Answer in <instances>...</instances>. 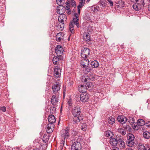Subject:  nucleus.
<instances>
[{
  "label": "nucleus",
  "mask_w": 150,
  "mask_h": 150,
  "mask_svg": "<svg viewBox=\"0 0 150 150\" xmlns=\"http://www.w3.org/2000/svg\"><path fill=\"white\" fill-rule=\"evenodd\" d=\"M73 117V124L74 126L76 125L79 123L83 122V117L81 114V111L80 107L76 106L74 108L72 111Z\"/></svg>",
  "instance_id": "nucleus-1"
},
{
  "label": "nucleus",
  "mask_w": 150,
  "mask_h": 150,
  "mask_svg": "<svg viewBox=\"0 0 150 150\" xmlns=\"http://www.w3.org/2000/svg\"><path fill=\"white\" fill-rule=\"evenodd\" d=\"M67 18L66 15L64 14L59 15L58 18L59 23H56V29L59 31H62L63 30L64 27V21L67 20Z\"/></svg>",
  "instance_id": "nucleus-2"
},
{
  "label": "nucleus",
  "mask_w": 150,
  "mask_h": 150,
  "mask_svg": "<svg viewBox=\"0 0 150 150\" xmlns=\"http://www.w3.org/2000/svg\"><path fill=\"white\" fill-rule=\"evenodd\" d=\"M48 120L49 123L47 125L46 131L47 133H50L52 132L54 129V123L56 121V119L54 116L51 115L49 116Z\"/></svg>",
  "instance_id": "nucleus-3"
},
{
  "label": "nucleus",
  "mask_w": 150,
  "mask_h": 150,
  "mask_svg": "<svg viewBox=\"0 0 150 150\" xmlns=\"http://www.w3.org/2000/svg\"><path fill=\"white\" fill-rule=\"evenodd\" d=\"M63 134H62L61 136L62 138L60 142V146L59 147L60 150H64L65 147H64L65 139L68 138L69 137V133L68 129L66 128L65 130L63 131Z\"/></svg>",
  "instance_id": "nucleus-4"
},
{
  "label": "nucleus",
  "mask_w": 150,
  "mask_h": 150,
  "mask_svg": "<svg viewBox=\"0 0 150 150\" xmlns=\"http://www.w3.org/2000/svg\"><path fill=\"white\" fill-rule=\"evenodd\" d=\"M79 18L73 17L72 21L69 24V28L70 31L73 33L74 32V24L76 25L78 28L79 27V24L78 22Z\"/></svg>",
  "instance_id": "nucleus-5"
},
{
  "label": "nucleus",
  "mask_w": 150,
  "mask_h": 150,
  "mask_svg": "<svg viewBox=\"0 0 150 150\" xmlns=\"http://www.w3.org/2000/svg\"><path fill=\"white\" fill-rule=\"evenodd\" d=\"M90 54V50L86 47L83 48L81 50V56L82 58H87Z\"/></svg>",
  "instance_id": "nucleus-6"
},
{
  "label": "nucleus",
  "mask_w": 150,
  "mask_h": 150,
  "mask_svg": "<svg viewBox=\"0 0 150 150\" xmlns=\"http://www.w3.org/2000/svg\"><path fill=\"white\" fill-rule=\"evenodd\" d=\"M60 84L58 82H56L54 84L52 87L53 94H58V92L60 90Z\"/></svg>",
  "instance_id": "nucleus-7"
},
{
  "label": "nucleus",
  "mask_w": 150,
  "mask_h": 150,
  "mask_svg": "<svg viewBox=\"0 0 150 150\" xmlns=\"http://www.w3.org/2000/svg\"><path fill=\"white\" fill-rule=\"evenodd\" d=\"M145 4L144 1H141L140 3H135L133 6V8L136 11H138L142 9L144 7Z\"/></svg>",
  "instance_id": "nucleus-8"
},
{
  "label": "nucleus",
  "mask_w": 150,
  "mask_h": 150,
  "mask_svg": "<svg viewBox=\"0 0 150 150\" xmlns=\"http://www.w3.org/2000/svg\"><path fill=\"white\" fill-rule=\"evenodd\" d=\"M59 101V96L58 94L53 95L51 98V102L52 105L54 106L57 105Z\"/></svg>",
  "instance_id": "nucleus-9"
},
{
  "label": "nucleus",
  "mask_w": 150,
  "mask_h": 150,
  "mask_svg": "<svg viewBox=\"0 0 150 150\" xmlns=\"http://www.w3.org/2000/svg\"><path fill=\"white\" fill-rule=\"evenodd\" d=\"M64 51V50L63 48L60 45H57L55 48V52L59 57L61 56V55L63 53Z\"/></svg>",
  "instance_id": "nucleus-10"
},
{
  "label": "nucleus",
  "mask_w": 150,
  "mask_h": 150,
  "mask_svg": "<svg viewBox=\"0 0 150 150\" xmlns=\"http://www.w3.org/2000/svg\"><path fill=\"white\" fill-rule=\"evenodd\" d=\"M83 58L81 63V65L82 68L86 67L89 65V61L87 58Z\"/></svg>",
  "instance_id": "nucleus-11"
},
{
  "label": "nucleus",
  "mask_w": 150,
  "mask_h": 150,
  "mask_svg": "<svg viewBox=\"0 0 150 150\" xmlns=\"http://www.w3.org/2000/svg\"><path fill=\"white\" fill-rule=\"evenodd\" d=\"M81 100L83 102L87 101L89 99V95L86 93H81L80 96Z\"/></svg>",
  "instance_id": "nucleus-12"
},
{
  "label": "nucleus",
  "mask_w": 150,
  "mask_h": 150,
  "mask_svg": "<svg viewBox=\"0 0 150 150\" xmlns=\"http://www.w3.org/2000/svg\"><path fill=\"white\" fill-rule=\"evenodd\" d=\"M119 138L118 137L116 138H111L109 142L110 144L114 146H117Z\"/></svg>",
  "instance_id": "nucleus-13"
},
{
  "label": "nucleus",
  "mask_w": 150,
  "mask_h": 150,
  "mask_svg": "<svg viewBox=\"0 0 150 150\" xmlns=\"http://www.w3.org/2000/svg\"><path fill=\"white\" fill-rule=\"evenodd\" d=\"M81 145L80 143L76 141L72 144L71 149L72 150H78L79 149L81 148Z\"/></svg>",
  "instance_id": "nucleus-14"
},
{
  "label": "nucleus",
  "mask_w": 150,
  "mask_h": 150,
  "mask_svg": "<svg viewBox=\"0 0 150 150\" xmlns=\"http://www.w3.org/2000/svg\"><path fill=\"white\" fill-rule=\"evenodd\" d=\"M117 120L119 122L123 125L125 123L127 119L124 116H118Z\"/></svg>",
  "instance_id": "nucleus-15"
},
{
  "label": "nucleus",
  "mask_w": 150,
  "mask_h": 150,
  "mask_svg": "<svg viewBox=\"0 0 150 150\" xmlns=\"http://www.w3.org/2000/svg\"><path fill=\"white\" fill-rule=\"evenodd\" d=\"M65 10L63 6H59L57 7V13L59 15L63 14Z\"/></svg>",
  "instance_id": "nucleus-16"
},
{
  "label": "nucleus",
  "mask_w": 150,
  "mask_h": 150,
  "mask_svg": "<svg viewBox=\"0 0 150 150\" xmlns=\"http://www.w3.org/2000/svg\"><path fill=\"white\" fill-rule=\"evenodd\" d=\"M117 145L120 149L124 148L125 146V143L122 139L120 138H119Z\"/></svg>",
  "instance_id": "nucleus-17"
},
{
  "label": "nucleus",
  "mask_w": 150,
  "mask_h": 150,
  "mask_svg": "<svg viewBox=\"0 0 150 150\" xmlns=\"http://www.w3.org/2000/svg\"><path fill=\"white\" fill-rule=\"evenodd\" d=\"M83 39L85 41L88 42L91 41V35L88 32H85L83 34Z\"/></svg>",
  "instance_id": "nucleus-18"
},
{
  "label": "nucleus",
  "mask_w": 150,
  "mask_h": 150,
  "mask_svg": "<svg viewBox=\"0 0 150 150\" xmlns=\"http://www.w3.org/2000/svg\"><path fill=\"white\" fill-rule=\"evenodd\" d=\"M61 74V70L57 66L55 67L54 69V75L57 77H58Z\"/></svg>",
  "instance_id": "nucleus-19"
},
{
  "label": "nucleus",
  "mask_w": 150,
  "mask_h": 150,
  "mask_svg": "<svg viewBox=\"0 0 150 150\" xmlns=\"http://www.w3.org/2000/svg\"><path fill=\"white\" fill-rule=\"evenodd\" d=\"M78 90L79 92L83 93H86V91H87V89L85 86H84L83 85H81L80 86H79Z\"/></svg>",
  "instance_id": "nucleus-20"
},
{
  "label": "nucleus",
  "mask_w": 150,
  "mask_h": 150,
  "mask_svg": "<svg viewBox=\"0 0 150 150\" xmlns=\"http://www.w3.org/2000/svg\"><path fill=\"white\" fill-rule=\"evenodd\" d=\"M91 11L93 12L97 13L100 11L99 6L97 5H94L91 7Z\"/></svg>",
  "instance_id": "nucleus-21"
},
{
  "label": "nucleus",
  "mask_w": 150,
  "mask_h": 150,
  "mask_svg": "<svg viewBox=\"0 0 150 150\" xmlns=\"http://www.w3.org/2000/svg\"><path fill=\"white\" fill-rule=\"evenodd\" d=\"M56 40L58 42H60L63 38L62 33H59L57 34L56 36Z\"/></svg>",
  "instance_id": "nucleus-22"
},
{
  "label": "nucleus",
  "mask_w": 150,
  "mask_h": 150,
  "mask_svg": "<svg viewBox=\"0 0 150 150\" xmlns=\"http://www.w3.org/2000/svg\"><path fill=\"white\" fill-rule=\"evenodd\" d=\"M85 86L87 90H89L90 91L93 88V85L92 83L89 82L86 84Z\"/></svg>",
  "instance_id": "nucleus-23"
},
{
  "label": "nucleus",
  "mask_w": 150,
  "mask_h": 150,
  "mask_svg": "<svg viewBox=\"0 0 150 150\" xmlns=\"http://www.w3.org/2000/svg\"><path fill=\"white\" fill-rule=\"evenodd\" d=\"M129 122L132 127H133L134 129H135L136 128V126L134 125V118L132 117L130 118Z\"/></svg>",
  "instance_id": "nucleus-24"
},
{
  "label": "nucleus",
  "mask_w": 150,
  "mask_h": 150,
  "mask_svg": "<svg viewBox=\"0 0 150 150\" xmlns=\"http://www.w3.org/2000/svg\"><path fill=\"white\" fill-rule=\"evenodd\" d=\"M138 150H150V148L147 147V149L146 148L145 146L142 144H139L138 146Z\"/></svg>",
  "instance_id": "nucleus-25"
},
{
  "label": "nucleus",
  "mask_w": 150,
  "mask_h": 150,
  "mask_svg": "<svg viewBox=\"0 0 150 150\" xmlns=\"http://www.w3.org/2000/svg\"><path fill=\"white\" fill-rule=\"evenodd\" d=\"M91 65L93 68H97L99 66L98 62L96 60H94L92 62Z\"/></svg>",
  "instance_id": "nucleus-26"
},
{
  "label": "nucleus",
  "mask_w": 150,
  "mask_h": 150,
  "mask_svg": "<svg viewBox=\"0 0 150 150\" xmlns=\"http://www.w3.org/2000/svg\"><path fill=\"white\" fill-rule=\"evenodd\" d=\"M127 141H134V135L131 134H129L127 136Z\"/></svg>",
  "instance_id": "nucleus-27"
},
{
  "label": "nucleus",
  "mask_w": 150,
  "mask_h": 150,
  "mask_svg": "<svg viewBox=\"0 0 150 150\" xmlns=\"http://www.w3.org/2000/svg\"><path fill=\"white\" fill-rule=\"evenodd\" d=\"M115 120L114 118L112 117H110L108 120V122L110 125H112L113 124L115 123Z\"/></svg>",
  "instance_id": "nucleus-28"
},
{
  "label": "nucleus",
  "mask_w": 150,
  "mask_h": 150,
  "mask_svg": "<svg viewBox=\"0 0 150 150\" xmlns=\"http://www.w3.org/2000/svg\"><path fill=\"white\" fill-rule=\"evenodd\" d=\"M137 125L139 126H142L145 124V122L142 119H139L137 122Z\"/></svg>",
  "instance_id": "nucleus-29"
},
{
  "label": "nucleus",
  "mask_w": 150,
  "mask_h": 150,
  "mask_svg": "<svg viewBox=\"0 0 150 150\" xmlns=\"http://www.w3.org/2000/svg\"><path fill=\"white\" fill-rule=\"evenodd\" d=\"M59 56H54V57L52 59V62L54 64L57 65L58 63V61L59 60Z\"/></svg>",
  "instance_id": "nucleus-30"
},
{
  "label": "nucleus",
  "mask_w": 150,
  "mask_h": 150,
  "mask_svg": "<svg viewBox=\"0 0 150 150\" xmlns=\"http://www.w3.org/2000/svg\"><path fill=\"white\" fill-rule=\"evenodd\" d=\"M144 137L146 139H149L150 138V133L147 131L144 132L143 133Z\"/></svg>",
  "instance_id": "nucleus-31"
},
{
  "label": "nucleus",
  "mask_w": 150,
  "mask_h": 150,
  "mask_svg": "<svg viewBox=\"0 0 150 150\" xmlns=\"http://www.w3.org/2000/svg\"><path fill=\"white\" fill-rule=\"evenodd\" d=\"M117 131L118 132L121 133L122 135H125L126 134V130L125 129L119 128Z\"/></svg>",
  "instance_id": "nucleus-32"
},
{
  "label": "nucleus",
  "mask_w": 150,
  "mask_h": 150,
  "mask_svg": "<svg viewBox=\"0 0 150 150\" xmlns=\"http://www.w3.org/2000/svg\"><path fill=\"white\" fill-rule=\"evenodd\" d=\"M105 135L107 137L111 138L113 136V134L111 131H108L105 132Z\"/></svg>",
  "instance_id": "nucleus-33"
},
{
  "label": "nucleus",
  "mask_w": 150,
  "mask_h": 150,
  "mask_svg": "<svg viewBox=\"0 0 150 150\" xmlns=\"http://www.w3.org/2000/svg\"><path fill=\"white\" fill-rule=\"evenodd\" d=\"M49 139V136H47L46 134H45L44 135V136L42 139V141L46 143L48 142Z\"/></svg>",
  "instance_id": "nucleus-34"
},
{
  "label": "nucleus",
  "mask_w": 150,
  "mask_h": 150,
  "mask_svg": "<svg viewBox=\"0 0 150 150\" xmlns=\"http://www.w3.org/2000/svg\"><path fill=\"white\" fill-rule=\"evenodd\" d=\"M127 145L129 146L132 147L134 144V143L133 141H127L126 142Z\"/></svg>",
  "instance_id": "nucleus-35"
},
{
  "label": "nucleus",
  "mask_w": 150,
  "mask_h": 150,
  "mask_svg": "<svg viewBox=\"0 0 150 150\" xmlns=\"http://www.w3.org/2000/svg\"><path fill=\"white\" fill-rule=\"evenodd\" d=\"M56 108L55 107H51L50 109V112L52 114H54L56 112Z\"/></svg>",
  "instance_id": "nucleus-36"
},
{
  "label": "nucleus",
  "mask_w": 150,
  "mask_h": 150,
  "mask_svg": "<svg viewBox=\"0 0 150 150\" xmlns=\"http://www.w3.org/2000/svg\"><path fill=\"white\" fill-rule=\"evenodd\" d=\"M57 4L59 6H63L65 2L64 0H56Z\"/></svg>",
  "instance_id": "nucleus-37"
},
{
  "label": "nucleus",
  "mask_w": 150,
  "mask_h": 150,
  "mask_svg": "<svg viewBox=\"0 0 150 150\" xmlns=\"http://www.w3.org/2000/svg\"><path fill=\"white\" fill-rule=\"evenodd\" d=\"M87 125L86 123H82L81 127V129L83 131H85L86 129Z\"/></svg>",
  "instance_id": "nucleus-38"
},
{
  "label": "nucleus",
  "mask_w": 150,
  "mask_h": 150,
  "mask_svg": "<svg viewBox=\"0 0 150 150\" xmlns=\"http://www.w3.org/2000/svg\"><path fill=\"white\" fill-rule=\"evenodd\" d=\"M70 4V1L69 0H67L65 3V4L67 5L64 8L65 9L69 10L70 9L69 6V5Z\"/></svg>",
  "instance_id": "nucleus-39"
},
{
  "label": "nucleus",
  "mask_w": 150,
  "mask_h": 150,
  "mask_svg": "<svg viewBox=\"0 0 150 150\" xmlns=\"http://www.w3.org/2000/svg\"><path fill=\"white\" fill-rule=\"evenodd\" d=\"M86 77L85 76H82L81 77V81L82 82H86L88 81V79H89V80L91 79H90L89 78H88V77H87V78H86Z\"/></svg>",
  "instance_id": "nucleus-40"
},
{
  "label": "nucleus",
  "mask_w": 150,
  "mask_h": 150,
  "mask_svg": "<svg viewBox=\"0 0 150 150\" xmlns=\"http://www.w3.org/2000/svg\"><path fill=\"white\" fill-rule=\"evenodd\" d=\"M83 68L85 69L86 73H88V72H90L92 70V68L91 67H89L88 66L86 67Z\"/></svg>",
  "instance_id": "nucleus-41"
},
{
  "label": "nucleus",
  "mask_w": 150,
  "mask_h": 150,
  "mask_svg": "<svg viewBox=\"0 0 150 150\" xmlns=\"http://www.w3.org/2000/svg\"><path fill=\"white\" fill-rule=\"evenodd\" d=\"M76 142L80 143L81 145V144H83L84 143V142H83V140L81 138V137H79L77 139Z\"/></svg>",
  "instance_id": "nucleus-42"
},
{
  "label": "nucleus",
  "mask_w": 150,
  "mask_h": 150,
  "mask_svg": "<svg viewBox=\"0 0 150 150\" xmlns=\"http://www.w3.org/2000/svg\"><path fill=\"white\" fill-rule=\"evenodd\" d=\"M125 2L124 1H120L118 2V4H119V6L120 7H123L125 5Z\"/></svg>",
  "instance_id": "nucleus-43"
},
{
  "label": "nucleus",
  "mask_w": 150,
  "mask_h": 150,
  "mask_svg": "<svg viewBox=\"0 0 150 150\" xmlns=\"http://www.w3.org/2000/svg\"><path fill=\"white\" fill-rule=\"evenodd\" d=\"M84 2H80L79 3V5L77 6V8H81L84 5Z\"/></svg>",
  "instance_id": "nucleus-44"
},
{
  "label": "nucleus",
  "mask_w": 150,
  "mask_h": 150,
  "mask_svg": "<svg viewBox=\"0 0 150 150\" xmlns=\"http://www.w3.org/2000/svg\"><path fill=\"white\" fill-rule=\"evenodd\" d=\"M70 1V4H71V5L73 6H76L75 4V2L74 0H69Z\"/></svg>",
  "instance_id": "nucleus-45"
},
{
  "label": "nucleus",
  "mask_w": 150,
  "mask_h": 150,
  "mask_svg": "<svg viewBox=\"0 0 150 150\" xmlns=\"http://www.w3.org/2000/svg\"><path fill=\"white\" fill-rule=\"evenodd\" d=\"M0 109L3 112H5L6 111V107L4 106L1 107L0 108Z\"/></svg>",
  "instance_id": "nucleus-46"
},
{
  "label": "nucleus",
  "mask_w": 150,
  "mask_h": 150,
  "mask_svg": "<svg viewBox=\"0 0 150 150\" xmlns=\"http://www.w3.org/2000/svg\"><path fill=\"white\" fill-rule=\"evenodd\" d=\"M108 1L109 2L110 6H113V2L111 0H108Z\"/></svg>",
  "instance_id": "nucleus-47"
},
{
  "label": "nucleus",
  "mask_w": 150,
  "mask_h": 150,
  "mask_svg": "<svg viewBox=\"0 0 150 150\" xmlns=\"http://www.w3.org/2000/svg\"><path fill=\"white\" fill-rule=\"evenodd\" d=\"M74 16V18H79V16L78 15V14L77 13H75Z\"/></svg>",
  "instance_id": "nucleus-48"
},
{
  "label": "nucleus",
  "mask_w": 150,
  "mask_h": 150,
  "mask_svg": "<svg viewBox=\"0 0 150 150\" xmlns=\"http://www.w3.org/2000/svg\"><path fill=\"white\" fill-rule=\"evenodd\" d=\"M78 8V13L79 15L80 14V9L79 8Z\"/></svg>",
  "instance_id": "nucleus-49"
},
{
  "label": "nucleus",
  "mask_w": 150,
  "mask_h": 150,
  "mask_svg": "<svg viewBox=\"0 0 150 150\" xmlns=\"http://www.w3.org/2000/svg\"><path fill=\"white\" fill-rule=\"evenodd\" d=\"M112 150H119V149L118 147H115L113 148Z\"/></svg>",
  "instance_id": "nucleus-50"
},
{
  "label": "nucleus",
  "mask_w": 150,
  "mask_h": 150,
  "mask_svg": "<svg viewBox=\"0 0 150 150\" xmlns=\"http://www.w3.org/2000/svg\"><path fill=\"white\" fill-rule=\"evenodd\" d=\"M132 2H137L138 0H130Z\"/></svg>",
  "instance_id": "nucleus-51"
},
{
  "label": "nucleus",
  "mask_w": 150,
  "mask_h": 150,
  "mask_svg": "<svg viewBox=\"0 0 150 150\" xmlns=\"http://www.w3.org/2000/svg\"><path fill=\"white\" fill-rule=\"evenodd\" d=\"M68 11L67 12L68 13L70 14L71 13V10L70 9L69 10H68Z\"/></svg>",
  "instance_id": "nucleus-52"
},
{
  "label": "nucleus",
  "mask_w": 150,
  "mask_h": 150,
  "mask_svg": "<svg viewBox=\"0 0 150 150\" xmlns=\"http://www.w3.org/2000/svg\"><path fill=\"white\" fill-rule=\"evenodd\" d=\"M149 4H150L148 6V9L149 11H150V2H149Z\"/></svg>",
  "instance_id": "nucleus-53"
},
{
  "label": "nucleus",
  "mask_w": 150,
  "mask_h": 150,
  "mask_svg": "<svg viewBox=\"0 0 150 150\" xmlns=\"http://www.w3.org/2000/svg\"><path fill=\"white\" fill-rule=\"evenodd\" d=\"M146 125L148 126H150V122H148L146 123Z\"/></svg>",
  "instance_id": "nucleus-54"
},
{
  "label": "nucleus",
  "mask_w": 150,
  "mask_h": 150,
  "mask_svg": "<svg viewBox=\"0 0 150 150\" xmlns=\"http://www.w3.org/2000/svg\"><path fill=\"white\" fill-rule=\"evenodd\" d=\"M68 103L69 106H71L72 105V103L70 101H68Z\"/></svg>",
  "instance_id": "nucleus-55"
},
{
  "label": "nucleus",
  "mask_w": 150,
  "mask_h": 150,
  "mask_svg": "<svg viewBox=\"0 0 150 150\" xmlns=\"http://www.w3.org/2000/svg\"><path fill=\"white\" fill-rule=\"evenodd\" d=\"M80 2H84V3H85V0H80Z\"/></svg>",
  "instance_id": "nucleus-56"
},
{
  "label": "nucleus",
  "mask_w": 150,
  "mask_h": 150,
  "mask_svg": "<svg viewBox=\"0 0 150 150\" xmlns=\"http://www.w3.org/2000/svg\"><path fill=\"white\" fill-rule=\"evenodd\" d=\"M65 97V93L64 92L63 95V98H64Z\"/></svg>",
  "instance_id": "nucleus-57"
},
{
  "label": "nucleus",
  "mask_w": 150,
  "mask_h": 150,
  "mask_svg": "<svg viewBox=\"0 0 150 150\" xmlns=\"http://www.w3.org/2000/svg\"><path fill=\"white\" fill-rule=\"evenodd\" d=\"M33 150H40V149L38 148H35Z\"/></svg>",
  "instance_id": "nucleus-58"
},
{
  "label": "nucleus",
  "mask_w": 150,
  "mask_h": 150,
  "mask_svg": "<svg viewBox=\"0 0 150 150\" xmlns=\"http://www.w3.org/2000/svg\"><path fill=\"white\" fill-rule=\"evenodd\" d=\"M146 2H150V0H146Z\"/></svg>",
  "instance_id": "nucleus-59"
},
{
  "label": "nucleus",
  "mask_w": 150,
  "mask_h": 150,
  "mask_svg": "<svg viewBox=\"0 0 150 150\" xmlns=\"http://www.w3.org/2000/svg\"><path fill=\"white\" fill-rule=\"evenodd\" d=\"M90 0H87L86 2H88L90 1Z\"/></svg>",
  "instance_id": "nucleus-60"
},
{
  "label": "nucleus",
  "mask_w": 150,
  "mask_h": 150,
  "mask_svg": "<svg viewBox=\"0 0 150 150\" xmlns=\"http://www.w3.org/2000/svg\"><path fill=\"white\" fill-rule=\"evenodd\" d=\"M40 144V145L41 146H42V145H41V144Z\"/></svg>",
  "instance_id": "nucleus-61"
},
{
  "label": "nucleus",
  "mask_w": 150,
  "mask_h": 150,
  "mask_svg": "<svg viewBox=\"0 0 150 150\" xmlns=\"http://www.w3.org/2000/svg\"><path fill=\"white\" fill-rule=\"evenodd\" d=\"M36 141L35 140V142H34L35 143V142Z\"/></svg>",
  "instance_id": "nucleus-62"
},
{
  "label": "nucleus",
  "mask_w": 150,
  "mask_h": 150,
  "mask_svg": "<svg viewBox=\"0 0 150 150\" xmlns=\"http://www.w3.org/2000/svg\"><path fill=\"white\" fill-rule=\"evenodd\" d=\"M1 117H0V120H1Z\"/></svg>",
  "instance_id": "nucleus-63"
}]
</instances>
